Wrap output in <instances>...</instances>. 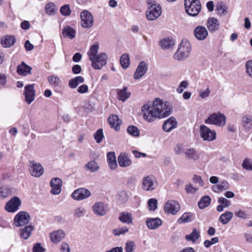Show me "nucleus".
Segmentation results:
<instances>
[{"label": "nucleus", "mask_w": 252, "mask_h": 252, "mask_svg": "<svg viewBox=\"0 0 252 252\" xmlns=\"http://www.w3.org/2000/svg\"><path fill=\"white\" fill-rule=\"evenodd\" d=\"M34 227L31 225L26 226L20 229V235L24 239H27L31 235Z\"/></svg>", "instance_id": "34"}, {"label": "nucleus", "mask_w": 252, "mask_h": 252, "mask_svg": "<svg viewBox=\"0 0 252 252\" xmlns=\"http://www.w3.org/2000/svg\"><path fill=\"white\" fill-rule=\"evenodd\" d=\"M120 63L122 66L126 69L127 68L130 64L129 57L128 54H124L120 58Z\"/></svg>", "instance_id": "42"}, {"label": "nucleus", "mask_w": 252, "mask_h": 252, "mask_svg": "<svg viewBox=\"0 0 252 252\" xmlns=\"http://www.w3.org/2000/svg\"><path fill=\"white\" fill-rule=\"evenodd\" d=\"M21 205L20 199L17 196H14L5 204L4 209L9 213H14L19 210Z\"/></svg>", "instance_id": "10"}, {"label": "nucleus", "mask_w": 252, "mask_h": 252, "mask_svg": "<svg viewBox=\"0 0 252 252\" xmlns=\"http://www.w3.org/2000/svg\"><path fill=\"white\" fill-rule=\"evenodd\" d=\"M127 132L130 135L134 136H139L140 135V131L138 128L134 126H129L127 128Z\"/></svg>", "instance_id": "49"}, {"label": "nucleus", "mask_w": 252, "mask_h": 252, "mask_svg": "<svg viewBox=\"0 0 252 252\" xmlns=\"http://www.w3.org/2000/svg\"><path fill=\"white\" fill-rule=\"evenodd\" d=\"M84 82V79L81 76H76L70 79L68 82V86L71 89L76 88L79 84Z\"/></svg>", "instance_id": "37"}, {"label": "nucleus", "mask_w": 252, "mask_h": 252, "mask_svg": "<svg viewBox=\"0 0 252 252\" xmlns=\"http://www.w3.org/2000/svg\"><path fill=\"white\" fill-rule=\"evenodd\" d=\"M86 213V210L84 207L80 206L76 208L74 211L73 216L76 218H81L85 216Z\"/></svg>", "instance_id": "46"}, {"label": "nucleus", "mask_w": 252, "mask_h": 252, "mask_svg": "<svg viewBox=\"0 0 252 252\" xmlns=\"http://www.w3.org/2000/svg\"><path fill=\"white\" fill-rule=\"evenodd\" d=\"M148 69L147 65L145 62L141 61L139 63L134 74L135 79H139L142 77L146 72Z\"/></svg>", "instance_id": "23"}, {"label": "nucleus", "mask_w": 252, "mask_h": 252, "mask_svg": "<svg viewBox=\"0 0 252 252\" xmlns=\"http://www.w3.org/2000/svg\"><path fill=\"white\" fill-rule=\"evenodd\" d=\"M193 181L194 183H197L200 186H203L204 183L200 176L194 175L193 177Z\"/></svg>", "instance_id": "64"}, {"label": "nucleus", "mask_w": 252, "mask_h": 252, "mask_svg": "<svg viewBox=\"0 0 252 252\" xmlns=\"http://www.w3.org/2000/svg\"><path fill=\"white\" fill-rule=\"evenodd\" d=\"M60 13L64 16H68L70 15L71 10L69 4H65L62 6L60 8Z\"/></svg>", "instance_id": "50"}, {"label": "nucleus", "mask_w": 252, "mask_h": 252, "mask_svg": "<svg viewBox=\"0 0 252 252\" xmlns=\"http://www.w3.org/2000/svg\"><path fill=\"white\" fill-rule=\"evenodd\" d=\"M98 49L99 44L97 43L90 47L87 53L92 62V66L94 69H100L107 63V55L104 52L98 54Z\"/></svg>", "instance_id": "2"}, {"label": "nucleus", "mask_w": 252, "mask_h": 252, "mask_svg": "<svg viewBox=\"0 0 252 252\" xmlns=\"http://www.w3.org/2000/svg\"><path fill=\"white\" fill-rule=\"evenodd\" d=\"M149 210L155 211L157 208L158 201L155 198H151L148 201Z\"/></svg>", "instance_id": "52"}, {"label": "nucleus", "mask_w": 252, "mask_h": 252, "mask_svg": "<svg viewBox=\"0 0 252 252\" xmlns=\"http://www.w3.org/2000/svg\"><path fill=\"white\" fill-rule=\"evenodd\" d=\"M128 231V228L126 227L119 228L118 229H114L113 231V234L115 236H119L121 234H124Z\"/></svg>", "instance_id": "56"}, {"label": "nucleus", "mask_w": 252, "mask_h": 252, "mask_svg": "<svg viewBox=\"0 0 252 252\" xmlns=\"http://www.w3.org/2000/svg\"><path fill=\"white\" fill-rule=\"evenodd\" d=\"M226 121V118L225 115L218 112L210 115L208 118L205 120V123L206 124L213 125L222 127L225 125Z\"/></svg>", "instance_id": "4"}, {"label": "nucleus", "mask_w": 252, "mask_h": 252, "mask_svg": "<svg viewBox=\"0 0 252 252\" xmlns=\"http://www.w3.org/2000/svg\"><path fill=\"white\" fill-rule=\"evenodd\" d=\"M157 186V183L155 179L152 176H148L143 179L142 189L146 191H152Z\"/></svg>", "instance_id": "13"}, {"label": "nucleus", "mask_w": 252, "mask_h": 252, "mask_svg": "<svg viewBox=\"0 0 252 252\" xmlns=\"http://www.w3.org/2000/svg\"><path fill=\"white\" fill-rule=\"evenodd\" d=\"M242 166L244 169L252 170V162H250L247 159H245L243 162Z\"/></svg>", "instance_id": "63"}, {"label": "nucleus", "mask_w": 252, "mask_h": 252, "mask_svg": "<svg viewBox=\"0 0 252 252\" xmlns=\"http://www.w3.org/2000/svg\"><path fill=\"white\" fill-rule=\"evenodd\" d=\"M228 7L223 2H218L216 6V10L219 15H224L227 13Z\"/></svg>", "instance_id": "40"}, {"label": "nucleus", "mask_w": 252, "mask_h": 252, "mask_svg": "<svg viewBox=\"0 0 252 252\" xmlns=\"http://www.w3.org/2000/svg\"><path fill=\"white\" fill-rule=\"evenodd\" d=\"M242 123L245 128L249 129L252 126V120L250 117L245 116L242 118Z\"/></svg>", "instance_id": "47"}, {"label": "nucleus", "mask_w": 252, "mask_h": 252, "mask_svg": "<svg viewBox=\"0 0 252 252\" xmlns=\"http://www.w3.org/2000/svg\"><path fill=\"white\" fill-rule=\"evenodd\" d=\"M85 167L92 172H96L99 169L98 165L94 160L90 161L85 165Z\"/></svg>", "instance_id": "44"}, {"label": "nucleus", "mask_w": 252, "mask_h": 252, "mask_svg": "<svg viewBox=\"0 0 252 252\" xmlns=\"http://www.w3.org/2000/svg\"><path fill=\"white\" fill-rule=\"evenodd\" d=\"M127 90L126 87H124L122 89H117V94L119 100L125 102L129 97L131 93Z\"/></svg>", "instance_id": "29"}, {"label": "nucleus", "mask_w": 252, "mask_h": 252, "mask_svg": "<svg viewBox=\"0 0 252 252\" xmlns=\"http://www.w3.org/2000/svg\"><path fill=\"white\" fill-rule=\"evenodd\" d=\"M92 209L96 215L103 216L106 214L108 207L107 205L104 203L97 202L93 206Z\"/></svg>", "instance_id": "17"}, {"label": "nucleus", "mask_w": 252, "mask_h": 252, "mask_svg": "<svg viewBox=\"0 0 252 252\" xmlns=\"http://www.w3.org/2000/svg\"><path fill=\"white\" fill-rule=\"evenodd\" d=\"M200 136L205 141H211L216 138V132L205 125L200 126Z\"/></svg>", "instance_id": "9"}, {"label": "nucleus", "mask_w": 252, "mask_h": 252, "mask_svg": "<svg viewBox=\"0 0 252 252\" xmlns=\"http://www.w3.org/2000/svg\"><path fill=\"white\" fill-rule=\"evenodd\" d=\"M94 107V104L87 103L84 105L83 109L86 112L90 113L93 111Z\"/></svg>", "instance_id": "60"}, {"label": "nucleus", "mask_w": 252, "mask_h": 252, "mask_svg": "<svg viewBox=\"0 0 252 252\" xmlns=\"http://www.w3.org/2000/svg\"><path fill=\"white\" fill-rule=\"evenodd\" d=\"M135 247L134 242L132 241H128L126 244L125 251L126 252H134Z\"/></svg>", "instance_id": "53"}, {"label": "nucleus", "mask_w": 252, "mask_h": 252, "mask_svg": "<svg viewBox=\"0 0 252 252\" xmlns=\"http://www.w3.org/2000/svg\"><path fill=\"white\" fill-rule=\"evenodd\" d=\"M200 232L196 228H193L192 232L186 236V239L188 241H191L193 243L196 242L200 237Z\"/></svg>", "instance_id": "41"}, {"label": "nucleus", "mask_w": 252, "mask_h": 252, "mask_svg": "<svg viewBox=\"0 0 252 252\" xmlns=\"http://www.w3.org/2000/svg\"><path fill=\"white\" fill-rule=\"evenodd\" d=\"M148 4L150 5L148 11L146 12V16L149 20H154L158 18L161 14V8L158 3H155L152 0H149Z\"/></svg>", "instance_id": "6"}, {"label": "nucleus", "mask_w": 252, "mask_h": 252, "mask_svg": "<svg viewBox=\"0 0 252 252\" xmlns=\"http://www.w3.org/2000/svg\"><path fill=\"white\" fill-rule=\"evenodd\" d=\"M229 187L228 183L225 180L221 181L220 184L217 186H214L213 189L214 191H217V189L222 190H226Z\"/></svg>", "instance_id": "43"}, {"label": "nucleus", "mask_w": 252, "mask_h": 252, "mask_svg": "<svg viewBox=\"0 0 252 252\" xmlns=\"http://www.w3.org/2000/svg\"><path fill=\"white\" fill-rule=\"evenodd\" d=\"M65 236V233L62 229H58L50 233L51 241L55 244H57L62 241Z\"/></svg>", "instance_id": "21"}, {"label": "nucleus", "mask_w": 252, "mask_h": 252, "mask_svg": "<svg viewBox=\"0 0 252 252\" xmlns=\"http://www.w3.org/2000/svg\"><path fill=\"white\" fill-rule=\"evenodd\" d=\"M207 27L210 32H214L219 30L220 22L217 19L214 17H210L207 21Z\"/></svg>", "instance_id": "24"}, {"label": "nucleus", "mask_w": 252, "mask_h": 252, "mask_svg": "<svg viewBox=\"0 0 252 252\" xmlns=\"http://www.w3.org/2000/svg\"><path fill=\"white\" fill-rule=\"evenodd\" d=\"M24 94L25 96V100L29 104H31L35 98V91L34 84L28 85L25 87Z\"/></svg>", "instance_id": "16"}, {"label": "nucleus", "mask_w": 252, "mask_h": 252, "mask_svg": "<svg viewBox=\"0 0 252 252\" xmlns=\"http://www.w3.org/2000/svg\"><path fill=\"white\" fill-rule=\"evenodd\" d=\"M174 44V40L170 38L163 39L160 42V45L161 48L164 50L169 49L172 48Z\"/></svg>", "instance_id": "33"}, {"label": "nucleus", "mask_w": 252, "mask_h": 252, "mask_svg": "<svg viewBox=\"0 0 252 252\" xmlns=\"http://www.w3.org/2000/svg\"><path fill=\"white\" fill-rule=\"evenodd\" d=\"M218 202L224 207H228L231 205L230 201L223 197H220L219 198Z\"/></svg>", "instance_id": "59"}, {"label": "nucleus", "mask_w": 252, "mask_h": 252, "mask_svg": "<svg viewBox=\"0 0 252 252\" xmlns=\"http://www.w3.org/2000/svg\"><path fill=\"white\" fill-rule=\"evenodd\" d=\"M10 191L7 187H2L0 189V195L3 198L8 197L10 194Z\"/></svg>", "instance_id": "54"}, {"label": "nucleus", "mask_w": 252, "mask_h": 252, "mask_svg": "<svg viewBox=\"0 0 252 252\" xmlns=\"http://www.w3.org/2000/svg\"><path fill=\"white\" fill-rule=\"evenodd\" d=\"M185 6L186 12L193 17L199 14L201 8L199 0H185Z\"/></svg>", "instance_id": "5"}, {"label": "nucleus", "mask_w": 252, "mask_h": 252, "mask_svg": "<svg viewBox=\"0 0 252 252\" xmlns=\"http://www.w3.org/2000/svg\"><path fill=\"white\" fill-rule=\"evenodd\" d=\"M177 122L173 117H170L165 120L162 125V129L166 132H170L177 126Z\"/></svg>", "instance_id": "19"}, {"label": "nucleus", "mask_w": 252, "mask_h": 252, "mask_svg": "<svg viewBox=\"0 0 252 252\" xmlns=\"http://www.w3.org/2000/svg\"><path fill=\"white\" fill-rule=\"evenodd\" d=\"M62 34L64 37H68L72 39L75 37L76 31L72 27L66 26L63 29Z\"/></svg>", "instance_id": "32"}, {"label": "nucleus", "mask_w": 252, "mask_h": 252, "mask_svg": "<svg viewBox=\"0 0 252 252\" xmlns=\"http://www.w3.org/2000/svg\"><path fill=\"white\" fill-rule=\"evenodd\" d=\"M16 38L14 36L6 35L1 38V44L4 48L12 46L16 42Z\"/></svg>", "instance_id": "25"}, {"label": "nucleus", "mask_w": 252, "mask_h": 252, "mask_svg": "<svg viewBox=\"0 0 252 252\" xmlns=\"http://www.w3.org/2000/svg\"><path fill=\"white\" fill-rule=\"evenodd\" d=\"M108 121L112 127L114 128L116 130L119 129V126L121 124V121L119 119L117 115H111L108 118Z\"/></svg>", "instance_id": "27"}, {"label": "nucleus", "mask_w": 252, "mask_h": 252, "mask_svg": "<svg viewBox=\"0 0 252 252\" xmlns=\"http://www.w3.org/2000/svg\"><path fill=\"white\" fill-rule=\"evenodd\" d=\"M62 181L59 178H54L51 179L50 184L52 189L51 193L53 194H59L61 191Z\"/></svg>", "instance_id": "18"}, {"label": "nucleus", "mask_w": 252, "mask_h": 252, "mask_svg": "<svg viewBox=\"0 0 252 252\" xmlns=\"http://www.w3.org/2000/svg\"><path fill=\"white\" fill-rule=\"evenodd\" d=\"M80 24L83 28L90 29L93 26L94 17L89 11L83 10L80 14Z\"/></svg>", "instance_id": "7"}, {"label": "nucleus", "mask_w": 252, "mask_h": 252, "mask_svg": "<svg viewBox=\"0 0 252 252\" xmlns=\"http://www.w3.org/2000/svg\"><path fill=\"white\" fill-rule=\"evenodd\" d=\"M193 35L197 40L203 41L207 39L209 33L206 27L199 25L194 28Z\"/></svg>", "instance_id": "12"}, {"label": "nucleus", "mask_w": 252, "mask_h": 252, "mask_svg": "<svg viewBox=\"0 0 252 252\" xmlns=\"http://www.w3.org/2000/svg\"><path fill=\"white\" fill-rule=\"evenodd\" d=\"M146 223L150 229L154 230L161 225L162 221L158 218H149L146 219Z\"/></svg>", "instance_id": "22"}, {"label": "nucleus", "mask_w": 252, "mask_h": 252, "mask_svg": "<svg viewBox=\"0 0 252 252\" xmlns=\"http://www.w3.org/2000/svg\"><path fill=\"white\" fill-rule=\"evenodd\" d=\"M211 201V199L208 195H206L202 197L198 202L199 208L200 209H203L205 208L210 204Z\"/></svg>", "instance_id": "39"}, {"label": "nucleus", "mask_w": 252, "mask_h": 252, "mask_svg": "<svg viewBox=\"0 0 252 252\" xmlns=\"http://www.w3.org/2000/svg\"><path fill=\"white\" fill-rule=\"evenodd\" d=\"M119 220L123 222L126 224H132V217L131 213L123 212L120 213L119 217Z\"/></svg>", "instance_id": "31"}, {"label": "nucleus", "mask_w": 252, "mask_h": 252, "mask_svg": "<svg viewBox=\"0 0 252 252\" xmlns=\"http://www.w3.org/2000/svg\"><path fill=\"white\" fill-rule=\"evenodd\" d=\"M30 220L31 217L28 212L20 211L15 216L14 224L17 227L22 226L28 224Z\"/></svg>", "instance_id": "8"}, {"label": "nucleus", "mask_w": 252, "mask_h": 252, "mask_svg": "<svg viewBox=\"0 0 252 252\" xmlns=\"http://www.w3.org/2000/svg\"><path fill=\"white\" fill-rule=\"evenodd\" d=\"M194 219V215L190 212L185 213L177 220V222L179 223H187L192 221Z\"/></svg>", "instance_id": "35"}, {"label": "nucleus", "mask_w": 252, "mask_h": 252, "mask_svg": "<svg viewBox=\"0 0 252 252\" xmlns=\"http://www.w3.org/2000/svg\"><path fill=\"white\" fill-rule=\"evenodd\" d=\"M45 10L47 15H54L58 10V8L53 2H51L46 4Z\"/></svg>", "instance_id": "38"}, {"label": "nucleus", "mask_w": 252, "mask_h": 252, "mask_svg": "<svg viewBox=\"0 0 252 252\" xmlns=\"http://www.w3.org/2000/svg\"><path fill=\"white\" fill-rule=\"evenodd\" d=\"M104 138L102 129H98L94 134V138L97 143H100Z\"/></svg>", "instance_id": "51"}, {"label": "nucleus", "mask_w": 252, "mask_h": 252, "mask_svg": "<svg viewBox=\"0 0 252 252\" xmlns=\"http://www.w3.org/2000/svg\"><path fill=\"white\" fill-rule=\"evenodd\" d=\"M246 69V73L247 75L252 78V60L247 61L245 64Z\"/></svg>", "instance_id": "55"}, {"label": "nucleus", "mask_w": 252, "mask_h": 252, "mask_svg": "<svg viewBox=\"0 0 252 252\" xmlns=\"http://www.w3.org/2000/svg\"><path fill=\"white\" fill-rule=\"evenodd\" d=\"M49 83L53 86H58L61 82V80L58 76L51 75L48 77Z\"/></svg>", "instance_id": "48"}, {"label": "nucleus", "mask_w": 252, "mask_h": 252, "mask_svg": "<svg viewBox=\"0 0 252 252\" xmlns=\"http://www.w3.org/2000/svg\"><path fill=\"white\" fill-rule=\"evenodd\" d=\"M91 195V193L88 189L85 188H79L74 190L71 194V197L76 200H81L88 198Z\"/></svg>", "instance_id": "14"}, {"label": "nucleus", "mask_w": 252, "mask_h": 252, "mask_svg": "<svg viewBox=\"0 0 252 252\" xmlns=\"http://www.w3.org/2000/svg\"><path fill=\"white\" fill-rule=\"evenodd\" d=\"M107 158L109 167L111 170H115L118 166L115 153L113 152L108 153Z\"/></svg>", "instance_id": "30"}, {"label": "nucleus", "mask_w": 252, "mask_h": 252, "mask_svg": "<svg viewBox=\"0 0 252 252\" xmlns=\"http://www.w3.org/2000/svg\"><path fill=\"white\" fill-rule=\"evenodd\" d=\"M171 109L169 102H164L162 99L157 98L152 103L144 105L142 107V112L144 120L152 122L157 118L169 116L171 113Z\"/></svg>", "instance_id": "1"}, {"label": "nucleus", "mask_w": 252, "mask_h": 252, "mask_svg": "<svg viewBox=\"0 0 252 252\" xmlns=\"http://www.w3.org/2000/svg\"><path fill=\"white\" fill-rule=\"evenodd\" d=\"M191 49L190 43L187 40H182L174 55V59L178 61L186 60L189 56Z\"/></svg>", "instance_id": "3"}, {"label": "nucleus", "mask_w": 252, "mask_h": 252, "mask_svg": "<svg viewBox=\"0 0 252 252\" xmlns=\"http://www.w3.org/2000/svg\"><path fill=\"white\" fill-rule=\"evenodd\" d=\"M45 249L43 248L40 243H36L33 245L32 252H44Z\"/></svg>", "instance_id": "58"}, {"label": "nucleus", "mask_w": 252, "mask_h": 252, "mask_svg": "<svg viewBox=\"0 0 252 252\" xmlns=\"http://www.w3.org/2000/svg\"><path fill=\"white\" fill-rule=\"evenodd\" d=\"M186 158L188 159L196 161L199 159V153L193 148L188 149L185 151Z\"/></svg>", "instance_id": "26"}, {"label": "nucleus", "mask_w": 252, "mask_h": 252, "mask_svg": "<svg viewBox=\"0 0 252 252\" xmlns=\"http://www.w3.org/2000/svg\"><path fill=\"white\" fill-rule=\"evenodd\" d=\"M30 171L32 176L35 177H40L44 172V169L41 164L36 162L33 160L30 161Z\"/></svg>", "instance_id": "15"}, {"label": "nucleus", "mask_w": 252, "mask_h": 252, "mask_svg": "<svg viewBox=\"0 0 252 252\" xmlns=\"http://www.w3.org/2000/svg\"><path fill=\"white\" fill-rule=\"evenodd\" d=\"M235 215L239 218L246 219L248 218V215L246 212L242 210H239L235 212Z\"/></svg>", "instance_id": "57"}, {"label": "nucleus", "mask_w": 252, "mask_h": 252, "mask_svg": "<svg viewBox=\"0 0 252 252\" xmlns=\"http://www.w3.org/2000/svg\"><path fill=\"white\" fill-rule=\"evenodd\" d=\"M117 199L120 204H124L128 200L127 193L125 191H121L117 195Z\"/></svg>", "instance_id": "45"}, {"label": "nucleus", "mask_w": 252, "mask_h": 252, "mask_svg": "<svg viewBox=\"0 0 252 252\" xmlns=\"http://www.w3.org/2000/svg\"><path fill=\"white\" fill-rule=\"evenodd\" d=\"M233 214L230 211H226L221 215L219 218V221L223 224H227L233 218Z\"/></svg>", "instance_id": "36"}, {"label": "nucleus", "mask_w": 252, "mask_h": 252, "mask_svg": "<svg viewBox=\"0 0 252 252\" xmlns=\"http://www.w3.org/2000/svg\"><path fill=\"white\" fill-rule=\"evenodd\" d=\"M118 162L120 166L126 167L132 164V160L126 153H121L118 158Z\"/></svg>", "instance_id": "20"}, {"label": "nucleus", "mask_w": 252, "mask_h": 252, "mask_svg": "<svg viewBox=\"0 0 252 252\" xmlns=\"http://www.w3.org/2000/svg\"><path fill=\"white\" fill-rule=\"evenodd\" d=\"M32 68L27 65L25 62H22L21 64L18 65L17 67V72L20 75L26 76L28 74H30Z\"/></svg>", "instance_id": "28"}, {"label": "nucleus", "mask_w": 252, "mask_h": 252, "mask_svg": "<svg viewBox=\"0 0 252 252\" xmlns=\"http://www.w3.org/2000/svg\"><path fill=\"white\" fill-rule=\"evenodd\" d=\"M180 203L175 200H169L167 201L164 206V211L166 213L176 215L180 210Z\"/></svg>", "instance_id": "11"}, {"label": "nucleus", "mask_w": 252, "mask_h": 252, "mask_svg": "<svg viewBox=\"0 0 252 252\" xmlns=\"http://www.w3.org/2000/svg\"><path fill=\"white\" fill-rule=\"evenodd\" d=\"M60 250L61 252H70V249L69 245L65 242L62 243Z\"/></svg>", "instance_id": "62"}, {"label": "nucleus", "mask_w": 252, "mask_h": 252, "mask_svg": "<svg viewBox=\"0 0 252 252\" xmlns=\"http://www.w3.org/2000/svg\"><path fill=\"white\" fill-rule=\"evenodd\" d=\"M174 151L177 155H181L184 152L185 153L183 146L182 145L179 144L175 146Z\"/></svg>", "instance_id": "61"}]
</instances>
